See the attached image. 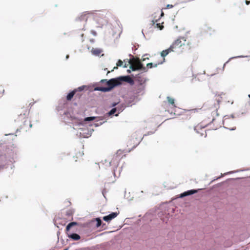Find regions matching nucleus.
Returning <instances> with one entry per match:
<instances>
[{
	"label": "nucleus",
	"mask_w": 250,
	"mask_h": 250,
	"mask_svg": "<svg viewBox=\"0 0 250 250\" xmlns=\"http://www.w3.org/2000/svg\"><path fill=\"white\" fill-rule=\"evenodd\" d=\"M102 83L106 85V88H110L111 90L115 86L121 84L123 82H127L131 84H133L134 82L129 76H120L118 78L111 79L109 81L105 79L101 81Z\"/></svg>",
	"instance_id": "obj_1"
},
{
	"label": "nucleus",
	"mask_w": 250,
	"mask_h": 250,
	"mask_svg": "<svg viewBox=\"0 0 250 250\" xmlns=\"http://www.w3.org/2000/svg\"><path fill=\"white\" fill-rule=\"evenodd\" d=\"M77 224V223L75 222H70L67 225L66 228V230L67 231V234L68 237L73 240H78L81 238V237L79 234L75 233H70L69 232L70 228L76 225Z\"/></svg>",
	"instance_id": "obj_2"
},
{
	"label": "nucleus",
	"mask_w": 250,
	"mask_h": 250,
	"mask_svg": "<svg viewBox=\"0 0 250 250\" xmlns=\"http://www.w3.org/2000/svg\"><path fill=\"white\" fill-rule=\"evenodd\" d=\"M130 68L133 71L135 70H143L144 71H146L147 68L144 67L141 62L140 60H137L135 61L134 65L131 64Z\"/></svg>",
	"instance_id": "obj_3"
},
{
	"label": "nucleus",
	"mask_w": 250,
	"mask_h": 250,
	"mask_svg": "<svg viewBox=\"0 0 250 250\" xmlns=\"http://www.w3.org/2000/svg\"><path fill=\"white\" fill-rule=\"evenodd\" d=\"M79 136L82 138H88L91 136V133L89 132L85 127H80L79 129Z\"/></svg>",
	"instance_id": "obj_4"
},
{
	"label": "nucleus",
	"mask_w": 250,
	"mask_h": 250,
	"mask_svg": "<svg viewBox=\"0 0 250 250\" xmlns=\"http://www.w3.org/2000/svg\"><path fill=\"white\" fill-rule=\"evenodd\" d=\"M201 189L188 190L181 193L180 197L181 198H183L187 196L192 195L194 193L198 192V191Z\"/></svg>",
	"instance_id": "obj_5"
},
{
	"label": "nucleus",
	"mask_w": 250,
	"mask_h": 250,
	"mask_svg": "<svg viewBox=\"0 0 250 250\" xmlns=\"http://www.w3.org/2000/svg\"><path fill=\"white\" fill-rule=\"evenodd\" d=\"M118 212H112L111 213L109 214L108 215L105 216L103 217V219L104 221L109 222L112 219L115 218L118 215Z\"/></svg>",
	"instance_id": "obj_6"
},
{
	"label": "nucleus",
	"mask_w": 250,
	"mask_h": 250,
	"mask_svg": "<svg viewBox=\"0 0 250 250\" xmlns=\"http://www.w3.org/2000/svg\"><path fill=\"white\" fill-rule=\"evenodd\" d=\"M173 51V45H170L169 48L167 50H163L161 52V56L163 57H165L169 53Z\"/></svg>",
	"instance_id": "obj_7"
},
{
	"label": "nucleus",
	"mask_w": 250,
	"mask_h": 250,
	"mask_svg": "<svg viewBox=\"0 0 250 250\" xmlns=\"http://www.w3.org/2000/svg\"><path fill=\"white\" fill-rule=\"evenodd\" d=\"M94 90L102 92H108L110 91V88H106L104 86H97L94 88Z\"/></svg>",
	"instance_id": "obj_8"
},
{
	"label": "nucleus",
	"mask_w": 250,
	"mask_h": 250,
	"mask_svg": "<svg viewBox=\"0 0 250 250\" xmlns=\"http://www.w3.org/2000/svg\"><path fill=\"white\" fill-rule=\"evenodd\" d=\"M88 16L87 14L83 13L82 14L78 19L80 21H83L84 22L86 21Z\"/></svg>",
	"instance_id": "obj_9"
},
{
	"label": "nucleus",
	"mask_w": 250,
	"mask_h": 250,
	"mask_svg": "<svg viewBox=\"0 0 250 250\" xmlns=\"http://www.w3.org/2000/svg\"><path fill=\"white\" fill-rule=\"evenodd\" d=\"M77 91V89H75V90L71 91V92L69 93L66 96L67 100L68 101L71 100V99L74 96L76 91Z\"/></svg>",
	"instance_id": "obj_10"
},
{
	"label": "nucleus",
	"mask_w": 250,
	"mask_h": 250,
	"mask_svg": "<svg viewBox=\"0 0 250 250\" xmlns=\"http://www.w3.org/2000/svg\"><path fill=\"white\" fill-rule=\"evenodd\" d=\"M173 45V49L176 47V46H181L182 45V43H181V41L179 39H177L175 42L171 45Z\"/></svg>",
	"instance_id": "obj_11"
},
{
	"label": "nucleus",
	"mask_w": 250,
	"mask_h": 250,
	"mask_svg": "<svg viewBox=\"0 0 250 250\" xmlns=\"http://www.w3.org/2000/svg\"><path fill=\"white\" fill-rule=\"evenodd\" d=\"M91 52H92V54L96 55V56H98L101 54L102 51L100 49L96 48V49H93L91 50Z\"/></svg>",
	"instance_id": "obj_12"
},
{
	"label": "nucleus",
	"mask_w": 250,
	"mask_h": 250,
	"mask_svg": "<svg viewBox=\"0 0 250 250\" xmlns=\"http://www.w3.org/2000/svg\"><path fill=\"white\" fill-rule=\"evenodd\" d=\"M167 99L168 100V103L171 104V105L173 107H176V106L174 104V99L173 98H171L169 97H167Z\"/></svg>",
	"instance_id": "obj_13"
},
{
	"label": "nucleus",
	"mask_w": 250,
	"mask_h": 250,
	"mask_svg": "<svg viewBox=\"0 0 250 250\" xmlns=\"http://www.w3.org/2000/svg\"><path fill=\"white\" fill-rule=\"evenodd\" d=\"M163 63V62H161L160 63H155V64H154L153 63H148L147 64V67L148 68H152L153 67H157V66L158 65V64H162Z\"/></svg>",
	"instance_id": "obj_14"
},
{
	"label": "nucleus",
	"mask_w": 250,
	"mask_h": 250,
	"mask_svg": "<svg viewBox=\"0 0 250 250\" xmlns=\"http://www.w3.org/2000/svg\"><path fill=\"white\" fill-rule=\"evenodd\" d=\"M95 220L97 222V224H96V227L97 228L99 227L101 224H102V220H101V219L100 218H96L95 219Z\"/></svg>",
	"instance_id": "obj_15"
},
{
	"label": "nucleus",
	"mask_w": 250,
	"mask_h": 250,
	"mask_svg": "<svg viewBox=\"0 0 250 250\" xmlns=\"http://www.w3.org/2000/svg\"><path fill=\"white\" fill-rule=\"evenodd\" d=\"M117 110V108H113L108 113V114L109 115H113L114 114H115L116 113Z\"/></svg>",
	"instance_id": "obj_16"
},
{
	"label": "nucleus",
	"mask_w": 250,
	"mask_h": 250,
	"mask_svg": "<svg viewBox=\"0 0 250 250\" xmlns=\"http://www.w3.org/2000/svg\"><path fill=\"white\" fill-rule=\"evenodd\" d=\"M95 118V117H86L84 119V121H91L94 120V119Z\"/></svg>",
	"instance_id": "obj_17"
},
{
	"label": "nucleus",
	"mask_w": 250,
	"mask_h": 250,
	"mask_svg": "<svg viewBox=\"0 0 250 250\" xmlns=\"http://www.w3.org/2000/svg\"><path fill=\"white\" fill-rule=\"evenodd\" d=\"M123 64V62L120 60H119L118 62H117V65L118 66H121Z\"/></svg>",
	"instance_id": "obj_18"
},
{
	"label": "nucleus",
	"mask_w": 250,
	"mask_h": 250,
	"mask_svg": "<svg viewBox=\"0 0 250 250\" xmlns=\"http://www.w3.org/2000/svg\"><path fill=\"white\" fill-rule=\"evenodd\" d=\"M156 26L157 28H159L160 30H162L164 27L163 25H160V23H157Z\"/></svg>",
	"instance_id": "obj_19"
},
{
	"label": "nucleus",
	"mask_w": 250,
	"mask_h": 250,
	"mask_svg": "<svg viewBox=\"0 0 250 250\" xmlns=\"http://www.w3.org/2000/svg\"><path fill=\"white\" fill-rule=\"evenodd\" d=\"M84 87H85V86H84V85L80 86V87H78V90L79 91H82L84 89Z\"/></svg>",
	"instance_id": "obj_20"
},
{
	"label": "nucleus",
	"mask_w": 250,
	"mask_h": 250,
	"mask_svg": "<svg viewBox=\"0 0 250 250\" xmlns=\"http://www.w3.org/2000/svg\"><path fill=\"white\" fill-rule=\"evenodd\" d=\"M147 54H145V55H144L143 56V59H142V60H143V61H145V60H146V59H148V58H145V57L146 56H147Z\"/></svg>",
	"instance_id": "obj_21"
},
{
	"label": "nucleus",
	"mask_w": 250,
	"mask_h": 250,
	"mask_svg": "<svg viewBox=\"0 0 250 250\" xmlns=\"http://www.w3.org/2000/svg\"><path fill=\"white\" fill-rule=\"evenodd\" d=\"M115 159H116V160L117 161L116 164H117L119 158H118V157L117 156H116Z\"/></svg>",
	"instance_id": "obj_22"
},
{
	"label": "nucleus",
	"mask_w": 250,
	"mask_h": 250,
	"mask_svg": "<svg viewBox=\"0 0 250 250\" xmlns=\"http://www.w3.org/2000/svg\"><path fill=\"white\" fill-rule=\"evenodd\" d=\"M92 33L93 35L96 36V32L94 31H92Z\"/></svg>",
	"instance_id": "obj_23"
},
{
	"label": "nucleus",
	"mask_w": 250,
	"mask_h": 250,
	"mask_svg": "<svg viewBox=\"0 0 250 250\" xmlns=\"http://www.w3.org/2000/svg\"><path fill=\"white\" fill-rule=\"evenodd\" d=\"M167 7L168 8H172V7H173V5H170V4H168V5H167Z\"/></svg>",
	"instance_id": "obj_24"
},
{
	"label": "nucleus",
	"mask_w": 250,
	"mask_h": 250,
	"mask_svg": "<svg viewBox=\"0 0 250 250\" xmlns=\"http://www.w3.org/2000/svg\"><path fill=\"white\" fill-rule=\"evenodd\" d=\"M242 57H244V56H238V57H235L231 58V59H232V58H242Z\"/></svg>",
	"instance_id": "obj_25"
},
{
	"label": "nucleus",
	"mask_w": 250,
	"mask_h": 250,
	"mask_svg": "<svg viewBox=\"0 0 250 250\" xmlns=\"http://www.w3.org/2000/svg\"><path fill=\"white\" fill-rule=\"evenodd\" d=\"M118 111H119L118 113V114H115V116H117L118 115V114H119L120 112H121V111H122V110H121V109H118Z\"/></svg>",
	"instance_id": "obj_26"
},
{
	"label": "nucleus",
	"mask_w": 250,
	"mask_h": 250,
	"mask_svg": "<svg viewBox=\"0 0 250 250\" xmlns=\"http://www.w3.org/2000/svg\"><path fill=\"white\" fill-rule=\"evenodd\" d=\"M246 3L247 5H248L250 3V1H248V0H246Z\"/></svg>",
	"instance_id": "obj_27"
},
{
	"label": "nucleus",
	"mask_w": 250,
	"mask_h": 250,
	"mask_svg": "<svg viewBox=\"0 0 250 250\" xmlns=\"http://www.w3.org/2000/svg\"><path fill=\"white\" fill-rule=\"evenodd\" d=\"M109 164H110V165H112V164H114V161H112L110 162Z\"/></svg>",
	"instance_id": "obj_28"
},
{
	"label": "nucleus",
	"mask_w": 250,
	"mask_h": 250,
	"mask_svg": "<svg viewBox=\"0 0 250 250\" xmlns=\"http://www.w3.org/2000/svg\"><path fill=\"white\" fill-rule=\"evenodd\" d=\"M233 172V171H230V172H229L228 173H225V174H229V173H232Z\"/></svg>",
	"instance_id": "obj_29"
},
{
	"label": "nucleus",
	"mask_w": 250,
	"mask_h": 250,
	"mask_svg": "<svg viewBox=\"0 0 250 250\" xmlns=\"http://www.w3.org/2000/svg\"><path fill=\"white\" fill-rule=\"evenodd\" d=\"M116 105H117V103H114V104H113L112 106H115Z\"/></svg>",
	"instance_id": "obj_30"
},
{
	"label": "nucleus",
	"mask_w": 250,
	"mask_h": 250,
	"mask_svg": "<svg viewBox=\"0 0 250 250\" xmlns=\"http://www.w3.org/2000/svg\"><path fill=\"white\" fill-rule=\"evenodd\" d=\"M79 125L80 126L82 125V126H83V125L81 123H80L79 124Z\"/></svg>",
	"instance_id": "obj_31"
},
{
	"label": "nucleus",
	"mask_w": 250,
	"mask_h": 250,
	"mask_svg": "<svg viewBox=\"0 0 250 250\" xmlns=\"http://www.w3.org/2000/svg\"><path fill=\"white\" fill-rule=\"evenodd\" d=\"M235 129V128H233L230 129V130H234Z\"/></svg>",
	"instance_id": "obj_32"
},
{
	"label": "nucleus",
	"mask_w": 250,
	"mask_h": 250,
	"mask_svg": "<svg viewBox=\"0 0 250 250\" xmlns=\"http://www.w3.org/2000/svg\"><path fill=\"white\" fill-rule=\"evenodd\" d=\"M197 126H196V127H194V130H196L197 129Z\"/></svg>",
	"instance_id": "obj_33"
},
{
	"label": "nucleus",
	"mask_w": 250,
	"mask_h": 250,
	"mask_svg": "<svg viewBox=\"0 0 250 250\" xmlns=\"http://www.w3.org/2000/svg\"><path fill=\"white\" fill-rule=\"evenodd\" d=\"M66 58V59H68L69 58V55H67Z\"/></svg>",
	"instance_id": "obj_34"
},
{
	"label": "nucleus",
	"mask_w": 250,
	"mask_h": 250,
	"mask_svg": "<svg viewBox=\"0 0 250 250\" xmlns=\"http://www.w3.org/2000/svg\"><path fill=\"white\" fill-rule=\"evenodd\" d=\"M229 61L227 62L224 65V67L226 65V63H227Z\"/></svg>",
	"instance_id": "obj_35"
},
{
	"label": "nucleus",
	"mask_w": 250,
	"mask_h": 250,
	"mask_svg": "<svg viewBox=\"0 0 250 250\" xmlns=\"http://www.w3.org/2000/svg\"><path fill=\"white\" fill-rule=\"evenodd\" d=\"M163 15H164L163 12H162V13H161V16H162Z\"/></svg>",
	"instance_id": "obj_36"
},
{
	"label": "nucleus",
	"mask_w": 250,
	"mask_h": 250,
	"mask_svg": "<svg viewBox=\"0 0 250 250\" xmlns=\"http://www.w3.org/2000/svg\"><path fill=\"white\" fill-rule=\"evenodd\" d=\"M231 117L232 118H234V116H233V115H231Z\"/></svg>",
	"instance_id": "obj_37"
},
{
	"label": "nucleus",
	"mask_w": 250,
	"mask_h": 250,
	"mask_svg": "<svg viewBox=\"0 0 250 250\" xmlns=\"http://www.w3.org/2000/svg\"><path fill=\"white\" fill-rule=\"evenodd\" d=\"M30 127H32V124H30Z\"/></svg>",
	"instance_id": "obj_38"
},
{
	"label": "nucleus",
	"mask_w": 250,
	"mask_h": 250,
	"mask_svg": "<svg viewBox=\"0 0 250 250\" xmlns=\"http://www.w3.org/2000/svg\"><path fill=\"white\" fill-rule=\"evenodd\" d=\"M142 34H143L144 36H145L143 31H142Z\"/></svg>",
	"instance_id": "obj_39"
}]
</instances>
